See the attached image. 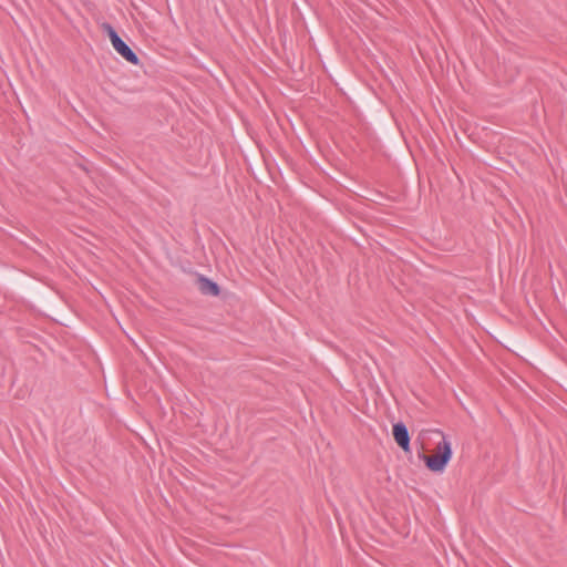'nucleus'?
Instances as JSON below:
<instances>
[{
  "instance_id": "39448f33",
  "label": "nucleus",
  "mask_w": 567,
  "mask_h": 567,
  "mask_svg": "<svg viewBox=\"0 0 567 567\" xmlns=\"http://www.w3.org/2000/svg\"><path fill=\"white\" fill-rule=\"evenodd\" d=\"M106 29H107L110 40H111L112 44L114 45L116 43V41H118L121 38L117 34V32L110 24H106Z\"/></svg>"
},
{
  "instance_id": "f257e3e1",
  "label": "nucleus",
  "mask_w": 567,
  "mask_h": 567,
  "mask_svg": "<svg viewBox=\"0 0 567 567\" xmlns=\"http://www.w3.org/2000/svg\"><path fill=\"white\" fill-rule=\"evenodd\" d=\"M433 432L441 435L442 441L436 444L435 454L422 455V458L430 471L437 473L443 472L449 464L452 457V446L442 431L435 430Z\"/></svg>"
},
{
  "instance_id": "f03ea898",
  "label": "nucleus",
  "mask_w": 567,
  "mask_h": 567,
  "mask_svg": "<svg viewBox=\"0 0 567 567\" xmlns=\"http://www.w3.org/2000/svg\"><path fill=\"white\" fill-rule=\"evenodd\" d=\"M392 434L396 444L404 451L410 452V434L406 425L402 422L395 423Z\"/></svg>"
},
{
  "instance_id": "7ed1b4c3",
  "label": "nucleus",
  "mask_w": 567,
  "mask_h": 567,
  "mask_svg": "<svg viewBox=\"0 0 567 567\" xmlns=\"http://www.w3.org/2000/svg\"><path fill=\"white\" fill-rule=\"evenodd\" d=\"M113 48L127 62H130L134 65H137L140 63V59H138L137 54L122 39L116 41V43L113 45Z\"/></svg>"
},
{
  "instance_id": "20e7f679",
  "label": "nucleus",
  "mask_w": 567,
  "mask_h": 567,
  "mask_svg": "<svg viewBox=\"0 0 567 567\" xmlns=\"http://www.w3.org/2000/svg\"><path fill=\"white\" fill-rule=\"evenodd\" d=\"M199 288L203 293L218 296L220 290L216 282L202 277L199 280Z\"/></svg>"
}]
</instances>
